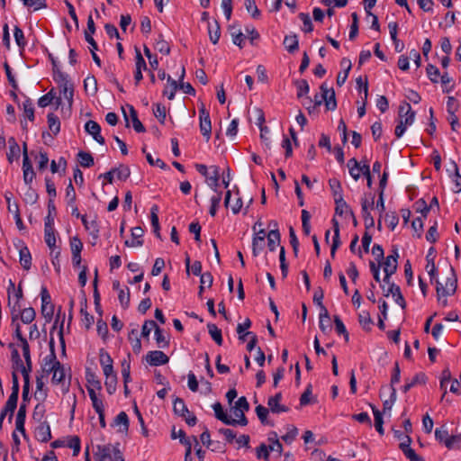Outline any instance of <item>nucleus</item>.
I'll list each match as a JSON object with an SVG mask.
<instances>
[{"instance_id": "obj_12", "label": "nucleus", "mask_w": 461, "mask_h": 461, "mask_svg": "<svg viewBox=\"0 0 461 461\" xmlns=\"http://www.w3.org/2000/svg\"><path fill=\"white\" fill-rule=\"evenodd\" d=\"M95 32V26L92 15L87 18V29L85 32V39L90 44L94 50H98L97 43L93 38V34Z\"/></svg>"}, {"instance_id": "obj_60", "label": "nucleus", "mask_w": 461, "mask_h": 461, "mask_svg": "<svg viewBox=\"0 0 461 461\" xmlns=\"http://www.w3.org/2000/svg\"><path fill=\"white\" fill-rule=\"evenodd\" d=\"M153 113L161 123L165 122L166 107L164 105H162L160 104H156L155 108L153 109Z\"/></svg>"}, {"instance_id": "obj_15", "label": "nucleus", "mask_w": 461, "mask_h": 461, "mask_svg": "<svg viewBox=\"0 0 461 461\" xmlns=\"http://www.w3.org/2000/svg\"><path fill=\"white\" fill-rule=\"evenodd\" d=\"M20 263L25 270H29L32 266V256L29 249L26 246H23L19 249Z\"/></svg>"}, {"instance_id": "obj_11", "label": "nucleus", "mask_w": 461, "mask_h": 461, "mask_svg": "<svg viewBox=\"0 0 461 461\" xmlns=\"http://www.w3.org/2000/svg\"><path fill=\"white\" fill-rule=\"evenodd\" d=\"M47 375H45L43 373L38 374L36 375V392L34 395L38 401H44L48 395L47 390L44 389L43 382V378L46 377Z\"/></svg>"}, {"instance_id": "obj_43", "label": "nucleus", "mask_w": 461, "mask_h": 461, "mask_svg": "<svg viewBox=\"0 0 461 461\" xmlns=\"http://www.w3.org/2000/svg\"><path fill=\"white\" fill-rule=\"evenodd\" d=\"M434 436L437 440H438L440 443H443L446 446V441L447 440V438H450L451 435L448 434L446 426L443 425L434 431Z\"/></svg>"}, {"instance_id": "obj_52", "label": "nucleus", "mask_w": 461, "mask_h": 461, "mask_svg": "<svg viewBox=\"0 0 461 461\" xmlns=\"http://www.w3.org/2000/svg\"><path fill=\"white\" fill-rule=\"evenodd\" d=\"M158 324L156 321L152 320H147L144 321L141 329V336L144 338H148L152 330H156V327Z\"/></svg>"}, {"instance_id": "obj_56", "label": "nucleus", "mask_w": 461, "mask_h": 461, "mask_svg": "<svg viewBox=\"0 0 461 461\" xmlns=\"http://www.w3.org/2000/svg\"><path fill=\"white\" fill-rule=\"evenodd\" d=\"M362 215H363V218H364V222H365L366 229H369V228L374 227L375 220H374L373 216L371 215V213L369 212V211H366V203H363Z\"/></svg>"}, {"instance_id": "obj_8", "label": "nucleus", "mask_w": 461, "mask_h": 461, "mask_svg": "<svg viewBox=\"0 0 461 461\" xmlns=\"http://www.w3.org/2000/svg\"><path fill=\"white\" fill-rule=\"evenodd\" d=\"M35 437L41 442H48L51 438V430L47 421L41 422L35 430Z\"/></svg>"}, {"instance_id": "obj_39", "label": "nucleus", "mask_w": 461, "mask_h": 461, "mask_svg": "<svg viewBox=\"0 0 461 461\" xmlns=\"http://www.w3.org/2000/svg\"><path fill=\"white\" fill-rule=\"evenodd\" d=\"M155 339L158 348H167L169 345L168 339L163 334L162 330L157 326L155 330Z\"/></svg>"}, {"instance_id": "obj_63", "label": "nucleus", "mask_w": 461, "mask_h": 461, "mask_svg": "<svg viewBox=\"0 0 461 461\" xmlns=\"http://www.w3.org/2000/svg\"><path fill=\"white\" fill-rule=\"evenodd\" d=\"M221 201V193H218L217 194L213 195L211 198V208H210V214L212 216H215L217 208L220 205V203Z\"/></svg>"}, {"instance_id": "obj_64", "label": "nucleus", "mask_w": 461, "mask_h": 461, "mask_svg": "<svg viewBox=\"0 0 461 461\" xmlns=\"http://www.w3.org/2000/svg\"><path fill=\"white\" fill-rule=\"evenodd\" d=\"M384 221L387 223L388 227L391 228V230H393L398 225L399 218L395 213L391 212L385 214Z\"/></svg>"}, {"instance_id": "obj_23", "label": "nucleus", "mask_w": 461, "mask_h": 461, "mask_svg": "<svg viewBox=\"0 0 461 461\" xmlns=\"http://www.w3.org/2000/svg\"><path fill=\"white\" fill-rule=\"evenodd\" d=\"M17 402H18L17 397L10 395L5 405V408L3 409V411L5 413H8V412L10 413L9 418H8L9 422H12L14 412L17 407Z\"/></svg>"}, {"instance_id": "obj_26", "label": "nucleus", "mask_w": 461, "mask_h": 461, "mask_svg": "<svg viewBox=\"0 0 461 461\" xmlns=\"http://www.w3.org/2000/svg\"><path fill=\"white\" fill-rule=\"evenodd\" d=\"M52 64H53L54 80L59 84V86L61 87L62 86H64V83L70 84L68 79V76L65 73L61 72L57 68V65H56V62L54 61V59H52Z\"/></svg>"}, {"instance_id": "obj_44", "label": "nucleus", "mask_w": 461, "mask_h": 461, "mask_svg": "<svg viewBox=\"0 0 461 461\" xmlns=\"http://www.w3.org/2000/svg\"><path fill=\"white\" fill-rule=\"evenodd\" d=\"M397 270V261L392 260L391 258H386L384 262V271L386 276H392Z\"/></svg>"}, {"instance_id": "obj_46", "label": "nucleus", "mask_w": 461, "mask_h": 461, "mask_svg": "<svg viewBox=\"0 0 461 461\" xmlns=\"http://www.w3.org/2000/svg\"><path fill=\"white\" fill-rule=\"evenodd\" d=\"M185 73V68H182V72H181V75L179 77V81H180L179 87H180V89H182L184 91V93L194 95L195 90L191 86V84L183 82Z\"/></svg>"}, {"instance_id": "obj_6", "label": "nucleus", "mask_w": 461, "mask_h": 461, "mask_svg": "<svg viewBox=\"0 0 461 461\" xmlns=\"http://www.w3.org/2000/svg\"><path fill=\"white\" fill-rule=\"evenodd\" d=\"M86 131L90 134L99 144H104V138L101 135V127L95 121H88L85 125Z\"/></svg>"}, {"instance_id": "obj_45", "label": "nucleus", "mask_w": 461, "mask_h": 461, "mask_svg": "<svg viewBox=\"0 0 461 461\" xmlns=\"http://www.w3.org/2000/svg\"><path fill=\"white\" fill-rule=\"evenodd\" d=\"M51 373H53L52 379H51L53 384H60L64 381L65 372H64V368L61 364H60V366L54 367L53 370H51Z\"/></svg>"}, {"instance_id": "obj_25", "label": "nucleus", "mask_w": 461, "mask_h": 461, "mask_svg": "<svg viewBox=\"0 0 461 461\" xmlns=\"http://www.w3.org/2000/svg\"><path fill=\"white\" fill-rule=\"evenodd\" d=\"M250 326H251V321H250V320L249 318H247L243 323H239L238 324V326H237V333L239 334V339L240 340L245 341L246 340V337L252 334L249 331L245 332V330H248L249 328H250Z\"/></svg>"}, {"instance_id": "obj_55", "label": "nucleus", "mask_w": 461, "mask_h": 461, "mask_svg": "<svg viewBox=\"0 0 461 461\" xmlns=\"http://www.w3.org/2000/svg\"><path fill=\"white\" fill-rule=\"evenodd\" d=\"M23 200L26 203L34 204L38 200L37 192L29 185L27 191L24 193Z\"/></svg>"}, {"instance_id": "obj_9", "label": "nucleus", "mask_w": 461, "mask_h": 461, "mask_svg": "<svg viewBox=\"0 0 461 461\" xmlns=\"http://www.w3.org/2000/svg\"><path fill=\"white\" fill-rule=\"evenodd\" d=\"M266 231L264 229H260L255 235L252 240V253L254 257H257L259 252L264 249Z\"/></svg>"}, {"instance_id": "obj_40", "label": "nucleus", "mask_w": 461, "mask_h": 461, "mask_svg": "<svg viewBox=\"0 0 461 461\" xmlns=\"http://www.w3.org/2000/svg\"><path fill=\"white\" fill-rule=\"evenodd\" d=\"M358 321L365 330H370V325L373 323L371 316L368 312L363 311L358 314Z\"/></svg>"}, {"instance_id": "obj_49", "label": "nucleus", "mask_w": 461, "mask_h": 461, "mask_svg": "<svg viewBox=\"0 0 461 461\" xmlns=\"http://www.w3.org/2000/svg\"><path fill=\"white\" fill-rule=\"evenodd\" d=\"M14 36L15 42L18 45V47L21 50H23L26 45V41H25L23 32L18 26L14 27Z\"/></svg>"}, {"instance_id": "obj_3", "label": "nucleus", "mask_w": 461, "mask_h": 461, "mask_svg": "<svg viewBox=\"0 0 461 461\" xmlns=\"http://www.w3.org/2000/svg\"><path fill=\"white\" fill-rule=\"evenodd\" d=\"M54 219L46 217L44 224V240L48 247L50 249V255L53 254L56 248V236L54 230Z\"/></svg>"}, {"instance_id": "obj_24", "label": "nucleus", "mask_w": 461, "mask_h": 461, "mask_svg": "<svg viewBox=\"0 0 461 461\" xmlns=\"http://www.w3.org/2000/svg\"><path fill=\"white\" fill-rule=\"evenodd\" d=\"M431 206H432V200L429 202V204L428 205L426 201L423 198L418 200L414 203L415 211L417 212H420L421 217H423V218H425L427 216V214L429 213Z\"/></svg>"}, {"instance_id": "obj_34", "label": "nucleus", "mask_w": 461, "mask_h": 461, "mask_svg": "<svg viewBox=\"0 0 461 461\" xmlns=\"http://www.w3.org/2000/svg\"><path fill=\"white\" fill-rule=\"evenodd\" d=\"M22 349L23 357L25 359V366L22 363V365H20L21 369H32V362L31 358L29 343L22 345Z\"/></svg>"}, {"instance_id": "obj_18", "label": "nucleus", "mask_w": 461, "mask_h": 461, "mask_svg": "<svg viewBox=\"0 0 461 461\" xmlns=\"http://www.w3.org/2000/svg\"><path fill=\"white\" fill-rule=\"evenodd\" d=\"M285 48L288 52L294 53L299 49V41L296 34L286 35L284 39Z\"/></svg>"}, {"instance_id": "obj_20", "label": "nucleus", "mask_w": 461, "mask_h": 461, "mask_svg": "<svg viewBox=\"0 0 461 461\" xmlns=\"http://www.w3.org/2000/svg\"><path fill=\"white\" fill-rule=\"evenodd\" d=\"M128 339L131 342L133 352L139 354L141 351V341L138 337V330L136 329L131 330Z\"/></svg>"}, {"instance_id": "obj_37", "label": "nucleus", "mask_w": 461, "mask_h": 461, "mask_svg": "<svg viewBox=\"0 0 461 461\" xmlns=\"http://www.w3.org/2000/svg\"><path fill=\"white\" fill-rule=\"evenodd\" d=\"M115 425H122V429L121 431L127 432L129 429V418L126 412L121 411L114 419Z\"/></svg>"}, {"instance_id": "obj_41", "label": "nucleus", "mask_w": 461, "mask_h": 461, "mask_svg": "<svg viewBox=\"0 0 461 461\" xmlns=\"http://www.w3.org/2000/svg\"><path fill=\"white\" fill-rule=\"evenodd\" d=\"M60 88V92L63 94L64 97L68 100L69 106L72 105L73 96H74V89L71 84L64 83Z\"/></svg>"}, {"instance_id": "obj_21", "label": "nucleus", "mask_w": 461, "mask_h": 461, "mask_svg": "<svg viewBox=\"0 0 461 461\" xmlns=\"http://www.w3.org/2000/svg\"><path fill=\"white\" fill-rule=\"evenodd\" d=\"M207 329L212 339L216 342V344L221 346L223 341L221 330L214 323H208Z\"/></svg>"}, {"instance_id": "obj_13", "label": "nucleus", "mask_w": 461, "mask_h": 461, "mask_svg": "<svg viewBox=\"0 0 461 461\" xmlns=\"http://www.w3.org/2000/svg\"><path fill=\"white\" fill-rule=\"evenodd\" d=\"M54 100H56L57 106L61 104V98L57 97L56 92L54 89H51L50 92H48L46 95H42L39 101L38 105L40 107H46L50 105Z\"/></svg>"}, {"instance_id": "obj_22", "label": "nucleus", "mask_w": 461, "mask_h": 461, "mask_svg": "<svg viewBox=\"0 0 461 461\" xmlns=\"http://www.w3.org/2000/svg\"><path fill=\"white\" fill-rule=\"evenodd\" d=\"M129 109H130V116H131V119L132 122L133 129L137 132H144L146 131V129L143 126V124L141 123V122L139 120L137 112L135 111V109L133 108L132 105H129Z\"/></svg>"}, {"instance_id": "obj_35", "label": "nucleus", "mask_w": 461, "mask_h": 461, "mask_svg": "<svg viewBox=\"0 0 461 461\" xmlns=\"http://www.w3.org/2000/svg\"><path fill=\"white\" fill-rule=\"evenodd\" d=\"M155 49L165 55H168L170 53L169 44L163 39L162 34L158 35V39L155 43Z\"/></svg>"}, {"instance_id": "obj_4", "label": "nucleus", "mask_w": 461, "mask_h": 461, "mask_svg": "<svg viewBox=\"0 0 461 461\" xmlns=\"http://www.w3.org/2000/svg\"><path fill=\"white\" fill-rule=\"evenodd\" d=\"M41 314L47 320H50L54 312V305L51 303L50 294L46 287L41 288Z\"/></svg>"}, {"instance_id": "obj_30", "label": "nucleus", "mask_w": 461, "mask_h": 461, "mask_svg": "<svg viewBox=\"0 0 461 461\" xmlns=\"http://www.w3.org/2000/svg\"><path fill=\"white\" fill-rule=\"evenodd\" d=\"M208 33L210 41L216 44L219 41L220 36H221V30L220 25L217 21H214V25H211L209 23L208 25Z\"/></svg>"}, {"instance_id": "obj_2", "label": "nucleus", "mask_w": 461, "mask_h": 461, "mask_svg": "<svg viewBox=\"0 0 461 461\" xmlns=\"http://www.w3.org/2000/svg\"><path fill=\"white\" fill-rule=\"evenodd\" d=\"M95 455L97 461H124L119 444L98 445Z\"/></svg>"}, {"instance_id": "obj_27", "label": "nucleus", "mask_w": 461, "mask_h": 461, "mask_svg": "<svg viewBox=\"0 0 461 461\" xmlns=\"http://www.w3.org/2000/svg\"><path fill=\"white\" fill-rule=\"evenodd\" d=\"M370 406L372 408V411H373V413H374V416H375V429L377 430V432L380 435H384V429L383 428L384 420H383L382 413L374 405L370 404Z\"/></svg>"}, {"instance_id": "obj_16", "label": "nucleus", "mask_w": 461, "mask_h": 461, "mask_svg": "<svg viewBox=\"0 0 461 461\" xmlns=\"http://www.w3.org/2000/svg\"><path fill=\"white\" fill-rule=\"evenodd\" d=\"M173 410L175 414L182 418H185V415L190 413L184 400L178 397H176L173 402Z\"/></svg>"}, {"instance_id": "obj_38", "label": "nucleus", "mask_w": 461, "mask_h": 461, "mask_svg": "<svg viewBox=\"0 0 461 461\" xmlns=\"http://www.w3.org/2000/svg\"><path fill=\"white\" fill-rule=\"evenodd\" d=\"M113 170H115L116 176L121 181H125L131 175L130 167L123 164H121L118 167L113 168Z\"/></svg>"}, {"instance_id": "obj_47", "label": "nucleus", "mask_w": 461, "mask_h": 461, "mask_svg": "<svg viewBox=\"0 0 461 461\" xmlns=\"http://www.w3.org/2000/svg\"><path fill=\"white\" fill-rule=\"evenodd\" d=\"M245 8L251 14V16L256 19L260 15V12L256 5L255 0H245Z\"/></svg>"}, {"instance_id": "obj_51", "label": "nucleus", "mask_w": 461, "mask_h": 461, "mask_svg": "<svg viewBox=\"0 0 461 461\" xmlns=\"http://www.w3.org/2000/svg\"><path fill=\"white\" fill-rule=\"evenodd\" d=\"M334 323H335V328H336V331L338 332V334L343 335L345 338V340L348 341V333L346 330L344 323L342 322V321L340 320V318L338 315L334 316Z\"/></svg>"}, {"instance_id": "obj_53", "label": "nucleus", "mask_w": 461, "mask_h": 461, "mask_svg": "<svg viewBox=\"0 0 461 461\" xmlns=\"http://www.w3.org/2000/svg\"><path fill=\"white\" fill-rule=\"evenodd\" d=\"M351 17H352V24L350 26V32H349L348 38H349V40L353 41L357 36V33H358V16L357 14V13H353L351 14Z\"/></svg>"}, {"instance_id": "obj_42", "label": "nucleus", "mask_w": 461, "mask_h": 461, "mask_svg": "<svg viewBox=\"0 0 461 461\" xmlns=\"http://www.w3.org/2000/svg\"><path fill=\"white\" fill-rule=\"evenodd\" d=\"M446 447L448 449L461 448V434L451 435L446 441Z\"/></svg>"}, {"instance_id": "obj_31", "label": "nucleus", "mask_w": 461, "mask_h": 461, "mask_svg": "<svg viewBox=\"0 0 461 461\" xmlns=\"http://www.w3.org/2000/svg\"><path fill=\"white\" fill-rule=\"evenodd\" d=\"M21 321L24 324H29L33 321L36 316V312L32 307H28L21 311Z\"/></svg>"}, {"instance_id": "obj_29", "label": "nucleus", "mask_w": 461, "mask_h": 461, "mask_svg": "<svg viewBox=\"0 0 461 461\" xmlns=\"http://www.w3.org/2000/svg\"><path fill=\"white\" fill-rule=\"evenodd\" d=\"M86 378L88 384L87 386L96 388L97 391L102 390V384L100 380L94 372L90 371V369L86 370Z\"/></svg>"}, {"instance_id": "obj_1", "label": "nucleus", "mask_w": 461, "mask_h": 461, "mask_svg": "<svg viewBox=\"0 0 461 461\" xmlns=\"http://www.w3.org/2000/svg\"><path fill=\"white\" fill-rule=\"evenodd\" d=\"M449 272L450 276H447L446 280L437 279L438 302L442 306L447 304V296L453 294L456 289V278L452 267H449Z\"/></svg>"}, {"instance_id": "obj_50", "label": "nucleus", "mask_w": 461, "mask_h": 461, "mask_svg": "<svg viewBox=\"0 0 461 461\" xmlns=\"http://www.w3.org/2000/svg\"><path fill=\"white\" fill-rule=\"evenodd\" d=\"M298 17L301 19V21L303 23V31L304 32H311L313 31V25H312L311 17L308 14L300 13Z\"/></svg>"}, {"instance_id": "obj_5", "label": "nucleus", "mask_w": 461, "mask_h": 461, "mask_svg": "<svg viewBox=\"0 0 461 461\" xmlns=\"http://www.w3.org/2000/svg\"><path fill=\"white\" fill-rule=\"evenodd\" d=\"M146 361L152 366H158L167 364L169 361L168 357L160 350L149 351L146 357Z\"/></svg>"}, {"instance_id": "obj_32", "label": "nucleus", "mask_w": 461, "mask_h": 461, "mask_svg": "<svg viewBox=\"0 0 461 461\" xmlns=\"http://www.w3.org/2000/svg\"><path fill=\"white\" fill-rule=\"evenodd\" d=\"M79 163L84 167H90L94 166V158L93 156L85 151H79L77 154Z\"/></svg>"}, {"instance_id": "obj_36", "label": "nucleus", "mask_w": 461, "mask_h": 461, "mask_svg": "<svg viewBox=\"0 0 461 461\" xmlns=\"http://www.w3.org/2000/svg\"><path fill=\"white\" fill-rule=\"evenodd\" d=\"M294 85L297 88V97L301 98L303 95H307L310 91V86L308 82L305 79L296 80Z\"/></svg>"}, {"instance_id": "obj_7", "label": "nucleus", "mask_w": 461, "mask_h": 461, "mask_svg": "<svg viewBox=\"0 0 461 461\" xmlns=\"http://www.w3.org/2000/svg\"><path fill=\"white\" fill-rule=\"evenodd\" d=\"M282 400V393H277L276 395L270 397L267 402V405L269 410L273 413H280L288 411L289 408L285 405L280 404V401Z\"/></svg>"}, {"instance_id": "obj_33", "label": "nucleus", "mask_w": 461, "mask_h": 461, "mask_svg": "<svg viewBox=\"0 0 461 461\" xmlns=\"http://www.w3.org/2000/svg\"><path fill=\"white\" fill-rule=\"evenodd\" d=\"M329 185L330 187L334 199L343 196L342 187L339 180H338L337 178H331L329 180Z\"/></svg>"}, {"instance_id": "obj_59", "label": "nucleus", "mask_w": 461, "mask_h": 461, "mask_svg": "<svg viewBox=\"0 0 461 461\" xmlns=\"http://www.w3.org/2000/svg\"><path fill=\"white\" fill-rule=\"evenodd\" d=\"M256 413L262 424H267V415L269 410L263 405H258L255 409Z\"/></svg>"}, {"instance_id": "obj_28", "label": "nucleus", "mask_w": 461, "mask_h": 461, "mask_svg": "<svg viewBox=\"0 0 461 461\" xmlns=\"http://www.w3.org/2000/svg\"><path fill=\"white\" fill-rule=\"evenodd\" d=\"M49 129L54 135H57L60 131V122L57 115L54 113H49L47 116Z\"/></svg>"}, {"instance_id": "obj_19", "label": "nucleus", "mask_w": 461, "mask_h": 461, "mask_svg": "<svg viewBox=\"0 0 461 461\" xmlns=\"http://www.w3.org/2000/svg\"><path fill=\"white\" fill-rule=\"evenodd\" d=\"M60 366V362L57 360V356H55L54 359H50V354L46 356L43 359V366L41 373L45 375H49L51 373V370H53L54 367Z\"/></svg>"}, {"instance_id": "obj_14", "label": "nucleus", "mask_w": 461, "mask_h": 461, "mask_svg": "<svg viewBox=\"0 0 461 461\" xmlns=\"http://www.w3.org/2000/svg\"><path fill=\"white\" fill-rule=\"evenodd\" d=\"M280 232L278 229L271 230L267 234V247L270 251H275L280 244Z\"/></svg>"}, {"instance_id": "obj_17", "label": "nucleus", "mask_w": 461, "mask_h": 461, "mask_svg": "<svg viewBox=\"0 0 461 461\" xmlns=\"http://www.w3.org/2000/svg\"><path fill=\"white\" fill-rule=\"evenodd\" d=\"M332 225L334 230V236H333V242L330 249V256L332 258L335 257L336 250L340 245V240H339V221L336 219H332Z\"/></svg>"}, {"instance_id": "obj_61", "label": "nucleus", "mask_w": 461, "mask_h": 461, "mask_svg": "<svg viewBox=\"0 0 461 461\" xmlns=\"http://www.w3.org/2000/svg\"><path fill=\"white\" fill-rule=\"evenodd\" d=\"M70 248L72 254H81L83 249V243L77 236H75L70 239Z\"/></svg>"}, {"instance_id": "obj_62", "label": "nucleus", "mask_w": 461, "mask_h": 461, "mask_svg": "<svg viewBox=\"0 0 461 461\" xmlns=\"http://www.w3.org/2000/svg\"><path fill=\"white\" fill-rule=\"evenodd\" d=\"M68 447L73 449V456H77L80 452V438L77 436L72 437L68 443Z\"/></svg>"}, {"instance_id": "obj_48", "label": "nucleus", "mask_w": 461, "mask_h": 461, "mask_svg": "<svg viewBox=\"0 0 461 461\" xmlns=\"http://www.w3.org/2000/svg\"><path fill=\"white\" fill-rule=\"evenodd\" d=\"M334 201L336 204L335 212L337 214L342 215L345 212H349L350 209L346 201L344 200L343 196L335 198Z\"/></svg>"}, {"instance_id": "obj_57", "label": "nucleus", "mask_w": 461, "mask_h": 461, "mask_svg": "<svg viewBox=\"0 0 461 461\" xmlns=\"http://www.w3.org/2000/svg\"><path fill=\"white\" fill-rule=\"evenodd\" d=\"M23 112H24L25 115L27 116V118L32 122L34 120V109H33L32 103L30 98H27L23 102Z\"/></svg>"}, {"instance_id": "obj_10", "label": "nucleus", "mask_w": 461, "mask_h": 461, "mask_svg": "<svg viewBox=\"0 0 461 461\" xmlns=\"http://www.w3.org/2000/svg\"><path fill=\"white\" fill-rule=\"evenodd\" d=\"M212 409L214 411V413H215V417L220 420L221 421H222L224 424L226 425H230V426H236V421L234 419L229 417L224 411H223V409H222V406L220 402H215L213 405H212Z\"/></svg>"}, {"instance_id": "obj_58", "label": "nucleus", "mask_w": 461, "mask_h": 461, "mask_svg": "<svg viewBox=\"0 0 461 461\" xmlns=\"http://www.w3.org/2000/svg\"><path fill=\"white\" fill-rule=\"evenodd\" d=\"M200 130L202 134L206 137L207 140L210 139L211 131H212V122L211 120H200Z\"/></svg>"}, {"instance_id": "obj_54", "label": "nucleus", "mask_w": 461, "mask_h": 461, "mask_svg": "<svg viewBox=\"0 0 461 461\" xmlns=\"http://www.w3.org/2000/svg\"><path fill=\"white\" fill-rule=\"evenodd\" d=\"M118 299L122 308H128L130 304V290L128 287L125 290L121 289L119 291Z\"/></svg>"}]
</instances>
